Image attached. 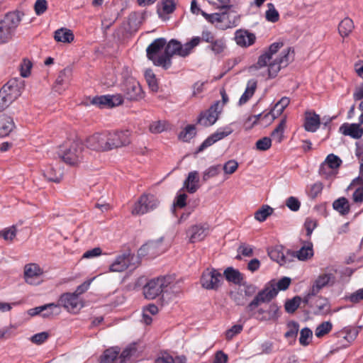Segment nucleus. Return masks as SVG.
Here are the masks:
<instances>
[{
    "label": "nucleus",
    "mask_w": 363,
    "mask_h": 363,
    "mask_svg": "<svg viewBox=\"0 0 363 363\" xmlns=\"http://www.w3.org/2000/svg\"><path fill=\"white\" fill-rule=\"evenodd\" d=\"M199 177L196 171L190 172L184 182V188L190 194L195 193L199 188Z\"/></svg>",
    "instance_id": "obj_26"
},
{
    "label": "nucleus",
    "mask_w": 363,
    "mask_h": 363,
    "mask_svg": "<svg viewBox=\"0 0 363 363\" xmlns=\"http://www.w3.org/2000/svg\"><path fill=\"white\" fill-rule=\"evenodd\" d=\"M200 42V37H194L189 42L185 43L184 45H182L179 56H187L191 52V51L199 44Z\"/></svg>",
    "instance_id": "obj_41"
},
{
    "label": "nucleus",
    "mask_w": 363,
    "mask_h": 363,
    "mask_svg": "<svg viewBox=\"0 0 363 363\" xmlns=\"http://www.w3.org/2000/svg\"><path fill=\"white\" fill-rule=\"evenodd\" d=\"M247 313L250 317H253L259 321H275L280 315L279 308L274 303L269 304L266 308L260 307L257 311L255 309L252 312Z\"/></svg>",
    "instance_id": "obj_11"
},
{
    "label": "nucleus",
    "mask_w": 363,
    "mask_h": 363,
    "mask_svg": "<svg viewBox=\"0 0 363 363\" xmlns=\"http://www.w3.org/2000/svg\"><path fill=\"white\" fill-rule=\"evenodd\" d=\"M22 86V83L14 79L9 80L1 90L4 91L6 96L13 102L21 96Z\"/></svg>",
    "instance_id": "obj_19"
},
{
    "label": "nucleus",
    "mask_w": 363,
    "mask_h": 363,
    "mask_svg": "<svg viewBox=\"0 0 363 363\" xmlns=\"http://www.w3.org/2000/svg\"><path fill=\"white\" fill-rule=\"evenodd\" d=\"M52 308H57V305H55V303H49V304H45L44 306H38V307H35V308L28 310V313L30 316H35L36 315L40 314L45 310L52 309Z\"/></svg>",
    "instance_id": "obj_58"
},
{
    "label": "nucleus",
    "mask_w": 363,
    "mask_h": 363,
    "mask_svg": "<svg viewBox=\"0 0 363 363\" xmlns=\"http://www.w3.org/2000/svg\"><path fill=\"white\" fill-rule=\"evenodd\" d=\"M286 117L284 116L276 127V128L272 132L271 137L272 140L277 143H280L284 138V133L286 128Z\"/></svg>",
    "instance_id": "obj_36"
},
{
    "label": "nucleus",
    "mask_w": 363,
    "mask_h": 363,
    "mask_svg": "<svg viewBox=\"0 0 363 363\" xmlns=\"http://www.w3.org/2000/svg\"><path fill=\"white\" fill-rule=\"evenodd\" d=\"M354 28L353 21L346 17L340 22L338 25V32L342 37L346 38L352 32Z\"/></svg>",
    "instance_id": "obj_30"
},
{
    "label": "nucleus",
    "mask_w": 363,
    "mask_h": 363,
    "mask_svg": "<svg viewBox=\"0 0 363 363\" xmlns=\"http://www.w3.org/2000/svg\"><path fill=\"white\" fill-rule=\"evenodd\" d=\"M120 352L118 347H111L106 350L101 358L100 363H120L117 359V354Z\"/></svg>",
    "instance_id": "obj_35"
},
{
    "label": "nucleus",
    "mask_w": 363,
    "mask_h": 363,
    "mask_svg": "<svg viewBox=\"0 0 363 363\" xmlns=\"http://www.w3.org/2000/svg\"><path fill=\"white\" fill-rule=\"evenodd\" d=\"M110 151L127 147L131 144V133L129 130L107 132Z\"/></svg>",
    "instance_id": "obj_9"
},
{
    "label": "nucleus",
    "mask_w": 363,
    "mask_h": 363,
    "mask_svg": "<svg viewBox=\"0 0 363 363\" xmlns=\"http://www.w3.org/2000/svg\"><path fill=\"white\" fill-rule=\"evenodd\" d=\"M223 280L222 274L214 269H206L202 274L201 284L206 289H217Z\"/></svg>",
    "instance_id": "obj_12"
},
{
    "label": "nucleus",
    "mask_w": 363,
    "mask_h": 363,
    "mask_svg": "<svg viewBox=\"0 0 363 363\" xmlns=\"http://www.w3.org/2000/svg\"><path fill=\"white\" fill-rule=\"evenodd\" d=\"M196 134V128L194 125H187L179 135V139L184 142H189Z\"/></svg>",
    "instance_id": "obj_45"
},
{
    "label": "nucleus",
    "mask_w": 363,
    "mask_h": 363,
    "mask_svg": "<svg viewBox=\"0 0 363 363\" xmlns=\"http://www.w3.org/2000/svg\"><path fill=\"white\" fill-rule=\"evenodd\" d=\"M220 111L221 106L220 101L215 102L206 112L201 114L199 123L206 127L212 125L218 120Z\"/></svg>",
    "instance_id": "obj_16"
},
{
    "label": "nucleus",
    "mask_w": 363,
    "mask_h": 363,
    "mask_svg": "<svg viewBox=\"0 0 363 363\" xmlns=\"http://www.w3.org/2000/svg\"><path fill=\"white\" fill-rule=\"evenodd\" d=\"M23 16L18 11L9 12L0 21V43H6L11 38L13 31L19 25Z\"/></svg>",
    "instance_id": "obj_4"
},
{
    "label": "nucleus",
    "mask_w": 363,
    "mask_h": 363,
    "mask_svg": "<svg viewBox=\"0 0 363 363\" xmlns=\"http://www.w3.org/2000/svg\"><path fill=\"white\" fill-rule=\"evenodd\" d=\"M182 44L176 40H171L168 43H166L164 51V58L166 60L164 69H167L172 65L171 59L174 55H179Z\"/></svg>",
    "instance_id": "obj_18"
},
{
    "label": "nucleus",
    "mask_w": 363,
    "mask_h": 363,
    "mask_svg": "<svg viewBox=\"0 0 363 363\" xmlns=\"http://www.w3.org/2000/svg\"><path fill=\"white\" fill-rule=\"evenodd\" d=\"M145 77L150 89L153 91L156 92L158 90V84L155 75L151 69L145 71Z\"/></svg>",
    "instance_id": "obj_50"
},
{
    "label": "nucleus",
    "mask_w": 363,
    "mask_h": 363,
    "mask_svg": "<svg viewBox=\"0 0 363 363\" xmlns=\"http://www.w3.org/2000/svg\"><path fill=\"white\" fill-rule=\"evenodd\" d=\"M272 146V139L264 137L256 142V148L260 151H266Z\"/></svg>",
    "instance_id": "obj_57"
},
{
    "label": "nucleus",
    "mask_w": 363,
    "mask_h": 363,
    "mask_svg": "<svg viewBox=\"0 0 363 363\" xmlns=\"http://www.w3.org/2000/svg\"><path fill=\"white\" fill-rule=\"evenodd\" d=\"M294 59V50L291 47H284L283 43H274L259 57L256 65L250 67L255 75L262 68H266L260 75L268 78L275 77L279 71L288 66Z\"/></svg>",
    "instance_id": "obj_1"
},
{
    "label": "nucleus",
    "mask_w": 363,
    "mask_h": 363,
    "mask_svg": "<svg viewBox=\"0 0 363 363\" xmlns=\"http://www.w3.org/2000/svg\"><path fill=\"white\" fill-rule=\"evenodd\" d=\"M223 274L228 281L233 282L235 284H241L243 279L242 274L238 270L235 269L233 267H228L224 271Z\"/></svg>",
    "instance_id": "obj_37"
},
{
    "label": "nucleus",
    "mask_w": 363,
    "mask_h": 363,
    "mask_svg": "<svg viewBox=\"0 0 363 363\" xmlns=\"http://www.w3.org/2000/svg\"><path fill=\"white\" fill-rule=\"evenodd\" d=\"M268 10L266 11V18L268 21L275 23L279 21V15L272 3L267 4Z\"/></svg>",
    "instance_id": "obj_54"
},
{
    "label": "nucleus",
    "mask_w": 363,
    "mask_h": 363,
    "mask_svg": "<svg viewBox=\"0 0 363 363\" xmlns=\"http://www.w3.org/2000/svg\"><path fill=\"white\" fill-rule=\"evenodd\" d=\"M49 336L50 335L48 332H42L33 335L30 337V340L34 344L40 345L45 342Z\"/></svg>",
    "instance_id": "obj_62"
},
{
    "label": "nucleus",
    "mask_w": 363,
    "mask_h": 363,
    "mask_svg": "<svg viewBox=\"0 0 363 363\" xmlns=\"http://www.w3.org/2000/svg\"><path fill=\"white\" fill-rule=\"evenodd\" d=\"M57 308L63 307L69 313H77L84 307L83 301L73 293L62 294L59 300Z\"/></svg>",
    "instance_id": "obj_10"
},
{
    "label": "nucleus",
    "mask_w": 363,
    "mask_h": 363,
    "mask_svg": "<svg viewBox=\"0 0 363 363\" xmlns=\"http://www.w3.org/2000/svg\"><path fill=\"white\" fill-rule=\"evenodd\" d=\"M243 326L240 324L234 325L225 332V338L228 340L233 339L236 335L241 333Z\"/></svg>",
    "instance_id": "obj_61"
},
{
    "label": "nucleus",
    "mask_w": 363,
    "mask_h": 363,
    "mask_svg": "<svg viewBox=\"0 0 363 363\" xmlns=\"http://www.w3.org/2000/svg\"><path fill=\"white\" fill-rule=\"evenodd\" d=\"M286 328L287 331L284 334L285 338L290 343L294 342L299 330V324L296 321H290L287 323Z\"/></svg>",
    "instance_id": "obj_33"
},
{
    "label": "nucleus",
    "mask_w": 363,
    "mask_h": 363,
    "mask_svg": "<svg viewBox=\"0 0 363 363\" xmlns=\"http://www.w3.org/2000/svg\"><path fill=\"white\" fill-rule=\"evenodd\" d=\"M130 251H126L118 255L114 262L110 265L109 269L113 272H121L125 271L129 266L131 261Z\"/></svg>",
    "instance_id": "obj_20"
},
{
    "label": "nucleus",
    "mask_w": 363,
    "mask_h": 363,
    "mask_svg": "<svg viewBox=\"0 0 363 363\" xmlns=\"http://www.w3.org/2000/svg\"><path fill=\"white\" fill-rule=\"evenodd\" d=\"M333 208L341 215H347L350 212V204L348 200L345 197L339 198L333 203Z\"/></svg>",
    "instance_id": "obj_39"
},
{
    "label": "nucleus",
    "mask_w": 363,
    "mask_h": 363,
    "mask_svg": "<svg viewBox=\"0 0 363 363\" xmlns=\"http://www.w3.org/2000/svg\"><path fill=\"white\" fill-rule=\"evenodd\" d=\"M72 74V69L69 68V67L65 68L60 72V74L56 79V84L55 86V88L56 89V91H60V89L58 88V86H61V85L67 84L69 82Z\"/></svg>",
    "instance_id": "obj_38"
},
{
    "label": "nucleus",
    "mask_w": 363,
    "mask_h": 363,
    "mask_svg": "<svg viewBox=\"0 0 363 363\" xmlns=\"http://www.w3.org/2000/svg\"><path fill=\"white\" fill-rule=\"evenodd\" d=\"M125 95L130 101H138L143 98V91L140 84L135 81H130L126 84Z\"/></svg>",
    "instance_id": "obj_23"
},
{
    "label": "nucleus",
    "mask_w": 363,
    "mask_h": 363,
    "mask_svg": "<svg viewBox=\"0 0 363 363\" xmlns=\"http://www.w3.org/2000/svg\"><path fill=\"white\" fill-rule=\"evenodd\" d=\"M167 129V123L165 121H155L149 125V130L153 134H159Z\"/></svg>",
    "instance_id": "obj_47"
},
{
    "label": "nucleus",
    "mask_w": 363,
    "mask_h": 363,
    "mask_svg": "<svg viewBox=\"0 0 363 363\" xmlns=\"http://www.w3.org/2000/svg\"><path fill=\"white\" fill-rule=\"evenodd\" d=\"M48 9V1L46 0H36L34 4V10L38 16L44 13Z\"/></svg>",
    "instance_id": "obj_60"
},
{
    "label": "nucleus",
    "mask_w": 363,
    "mask_h": 363,
    "mask_svg": "<svg viewBox=\"0 0 363 363\" xmlns=\"http://www.w3.org/2000/svg\"><path fill=\"white\" fill-rule=\"evenodd\" d=\"M136 352V348L135 345H130L127 347L121 354L120 356L117 354L118 361L120 363H125V361L130 358L135 352Z\"/></svg>",
    "instance_id": "obj_52"
},
{
    "label": "nucleus",
    "mask_w": 363,
    "mask_h": 363,
    "mask_svg": "<svg viewBox=\"0 0 363 363\" xmlns=\"http://www.w3.org/2000/svg\"><path fill=\"white\" fill-rule=\"evenodd\" d=\"M85 145L87 148L96 152L110 151L108 133H96L87 137L85 140Z\"/></svg>",
    "instance_id": "obj_8"
},
{
    "label": "nucleus",
    "mask_w": 363,
    "mask_h": 363,
    "mask_svg": "<svg viewBox=\"0 0 363 363\" xmlns=\"http://www.w3.org/2000/svg\"><path fill=\"white\" fill-rule=\"evenodd\" d=\"M209 225L206 223H199L191 225L187 230L186 234L189 242L194 243L202 241L208 235Z\"/></svg>",
    "instance_id": "obj_15"
},
{
    "label": "nucleus",
    "mask_w": 363,
    "mask_h": 363,
    "mask_svg": "<svg viewBox=\"0 0 363 363\" xmlns=\"http://www.w3.org/2000/svg\"><path fill=\"white\" fill-rule=\"evenodd\" d=\"M174 286V278L172 276H163L152 279L143 286V293L146 299L153 300L158 296L160 303H165L164 295Z\"/></svg>",
    "instance_id": "obj_2"
},
{
    "label": "nucleus",
    "mask_w": 363,
    "mask_h": 363,
    "mask_svg": "<svg viewBox=\"0 0 363 363\" xmlns=\"http://www.w3.org/2000/svg\"><path fill=\"white\" fill-rule=\"evenodd\" d=\"M274 212V209L268 205H263L255 213V218L259 221H264L268 216H271Z\"/></svg>",
    "instance_id": "obj_43"
},
{
    "label": "nucleus",
    "mask_w": 363,
    "mask_h": 363,
    "mask_svg": "<svg viewBox=\"0 0 363 363\" xmlns=\"http://www.w3.org/2000/svg\"><path fill=\"white\" fill-rule=\"evenodd\" d=\"M238 163L235 160H230L226 162L223 167V170L226 174H233L238 168Z\"/></svg>",
    "instance_id": "obj_56"
},
{
    "label": "nucleus",
    "mask_w": 363,
    "mask_h": 363,
    "mask_svg": "<svg viewBox=\"0 0 363 363\" xmlns=\"http://www.w3.org/2000/svg\"><path fill=\"white\" fill-rule=\"evenodd\" d=\"M15 127V123L11 116L6 115L0 116V137L9 135Z\"/></svg>",
    "instance_id": "obj_27"
},
{
    "label": "nucleus",
    "mask_w": 363,
    "mask_h": 363,
    "mask_svg": "<svg viewBox=\"0 0 363 363\" xmlns=\"http://www.w3.org/2000/svg\"><path fill=\"white\" fill-rule=\"evenodd\" d=\"M320 116L314 111H307L305 112L304 128L308 132H315L320 127Z\"/></svg>",
    "instance_id": "obj_24"
},
{
    "label": "nucleus",
    "mask_w": 363,
    "mask_h": 363,
    "mask_svg": "<svg viewBox=\"0 0 363 363\" xmlns=\"http://www.w3.org/2000/svg\"><path fill=\"white\" fill-rule=\"evenodd\" d=\"M83 143L77 138H69L59 146L58 155L70 166H77L83 158Z\"/></svg>",
    "instance_id": "obj_3"
},
{
    "label": "nucleus",
    "mask_w": 363,
    "mask_h": 363,
    "mask_svg": "<svg viewBox=\"0 0 363 363\" xmlns=\"http://www.w3.org/2000/svg\"><path fill=\"white\" fill-rule=\"evenodd\" d=\"M44 177L50 182L59 183L62 177V171L53 166H48L43 172Z\"/></svg>",
    "instance_id": "obj_32"
},
{
    "label": "nucleus",
    "mask_w": 363,
    "mask_h": 363,
    "mask_svg": "<svg viewBox=\"0 0 363 363\" xmlns=\"http://www.w3.org/2000/svg\"><path fill=\"white\" fill-rule=\"evenodd\" d=\"M256 87L257 82L255 81L248 82L247 88L240 99L239 104L240 105L245 104L253 96Z\"/></svg>",
    "instance_id": "obj_42"
},
{
    "label": "nucleus",
    "mask_w": 363,
    "mask_h": 363,
    "mask_svg": "<svg viewBox=\"0 0 363 363\" xmlns=\"http://www.w3.org/2000/svg\"><path fill=\"white\" fill-rule=\"evenodd\" d=\"M302 299L300 296H296L291 299H289L285 302L284 308L289 313H294L299 307Z\"/></svg>",
    "instance_id": "obj_46"
},
{
    "label": "nucleus",
    "mask_w": 363,
    "mask_h": 363,
    "mask_svg": "<svg viewBox=\"0 0 363 363\" xmlns=\"http://www.w3.org/2000/svg\"><path fill=\"white\" fill-rule=\"evenodd\" d=\"M342 164V160L339 157L334 154H330L327 156L325 160L322 164L321 169H323L325 165L332 169H336L340 167Z\"/></svg>",
    "instance_id": "obj_44"
},
{
    "label": "nucleus",
    "mask_w": 363,
    "mask_h": 363,
    "mask_svg": "<svg viewBox=\"0 0 363 363\" xmlns=\"http://www.w3.org/2000/svg\"><path fill=\"white\" fill-rule=\"evenodd\" d=\"M208 21L212 23H223L225 22L228 18V13L227 12H223L221 13H215L208 16Z\"/></svg>",
    "instance_id": "obj_59"
},
{
    "label": "nucleus",
    "mask_w": 363,
    "mask_h": 363,
    "mask_svg": "<svg viewBox=\"0 0 363 363\" xmlns=\"http://www.w3.org/2000/svg\"><path fill=\"white\" fill-rule=\"evenodd\" d=\"M16 233V227L15 225H12L0 230V237L6 241L11 242L15 238Z\"/></svg>",
    "instance_id": "obj_49"
},
{
    "label": "nucleus",
    "mask_w": 363,
    "mask_h": 363,
    "mask_svg": "<svg viewBox=\"0 0 363 363\" xmlns=\"http://www.w3.org/2000/svg\"><path fill=\"white\" fill-rule=\"evenodd\" d=\"M333 328V324L330 321H325L318 325L315 330V335L317 337H322L328 333Z\"/></svg>",
    "instance_id": "obj_48"
},
{
    "label": "nucleus",
    "mask_w": 363,
    "mask_h": 363,
    "mask_svg": "<svg viewBox=\"0 0 363 363\" xmlns=\"http://www.w3.org/2000/svg\"><path fill=\"white\" fill-rule=\"evenodd\" d=\"M160 205V201L156 196L149 193L143 194L133 204L131 214L141 216L156 209Z\"/></svg>",
    "instance_id": "obj_5"
},
{
    "label": "nucleus",
    "mask_w": 363,
    "mask_h": 363,
    "mask_svg": "<svg viewBox=\"0 0 363 363\" xmlns=\"http://www.w3.org/2000/svg\"><path fill=\"white\" fill-rule=\"evenodd\" d=\"M174 358L167 352H161L155 360V363H173Z\"/></svg>",
    "instance_id": "obj_64"
},
{
    "label": "nucleus",
    "mask_w": 363,
    "mask_h": 363,
    "mask_svg": "<svg viewBox=\"0 0 363 363\" xmlns=\"http://www.w3.org/2000/svg\"><path fill=\"white\" fill-rule=\"evenodd\" d=\"M313 333L308 328H303L300 332L299 342L303 346L309 345L312 339Z\"/></svg>",
    "instance_id": "obj_51"
},
{
    "label": "nucleus",
    "mask_w": 363,
    "mask_h": 363,
    "mask_svg": "<svg viewBox=\"0 0 363 363\" xmlns=\"http://www.w3.org/2000/svg\"><path fill=\"white\" fill-rule=\"evenodd\" d=\"M31 67L32 62L28 59H24L21 65V75L23 77H28L30 74Z\"/></svg>",
    "instance_id": "obj_63"
},
{
    "label": "nucleus",
    "mask_w": 363,
    "mask_h": 363,
    "mask_svg": "<svg viewBox=\"0 0 363 363\" xmlns=\"http://www.w3.org/2000/svg\"><path fill=\"white\" fill-rule=\"evenodd\" d=\"M123 102V97L120 94L96 96L91 100L92 104L96 105L101 108H113L122 104Z\"/></svg>",
    "instance_id": "obj_14"
},
{
    "label": "nucleus",
    "mask_w": 363,
    "mask_h": 363,
    "mask_svg": "<svg viewBox=\"0 0 363 363\" xmlns=\"http://www.w3.org/2000/svg\"><path fill=\"white\" fill-rule=\"evenodd\" d=\"M290 103V99L288 97L284 96L282 97L275 105L274 108L269 112L268 113L264 116V118L267 117L269 115L272 116V119H275L279 116H280L284 110L289 106Z\"/></svg>",
    "instance_id": "obj_28"
},
{
    "label": "nucleus",
    "mask_w": 363,
    "mask_h": 363,
    "mask_svg": "<svg viewBox=\"0 0 363 363\" xmlns=\"http://www.w3.org/2000/svg\"><path fill=\"white\" fill-rule=\"evenodd\" d=\"M162 240H151L143 245L138 250L140 256L149 255L154 257L160 254L162 250L161 249Z\"/></svg>",
    "instance_id": "obj_21"
},
{
    "label": "nucleus",
    "mask_w": 363,
    "mask_h": 363,
    "mask_svg": "<svg viewBox=\"0 0 363 363\" xmlns=\"http://www.w3.org/2000/svg\"><path fill=\"white\" fill-rule=\"evenodd\" d=\"M43 274V270L37 264H28L24 267L25 280L29 284L35 285L39 284V278Z\"/></svg>",
    "instance_id": "obj_17"
},
{
    "label": "nucleus",
    "mask_w": 363,
    "mask_h": 363,
    "mask_svg": "<svg viewBox=\"0 0 363 363\" xmlns=\"http://www.w3.org/2000/svg\"><path fill=\"white\" fill-rule=\"evenodd\" d=\"M225 42L223 38L215 39L211 43V50L216 54L222 52L225 49Z\"/></svg>",
    "instance_id": "obj_55"
},
{
    "label": "nucleus",
    "mask_w": 363,
    "mask_h": 363,
    "mask_svg": "<svg viewBox=\"0 0 363 363\" xmlns=\"http://www.w3.org/2000/svg\"><path fill=\"white\" fill-rule=\"evenodd\" d=\"M278 294V290L275 287L274 281L269 282L265 288L260 291L254 299L246 307L247 312H252L258 308L262 303H268L274 298Z\"/></svg>",
    "instance_id": "obj_6"
},
{
    "label": "nucleus",
    "mask_w": 363,
    "mask_h": 363,
    "mask_svg": "<svg viewBox=\"0 0 363 363\" xmlns=\"http://www.w3.org/2000/svg\"><path fill=\"white\" fill-rule=\"evenodd\" d=\"M340 131L344 135H349L354 139H359L363 135V128L357 123H344L340 126Z\"/></svg>",
    "instance_id": "obj_25"
},
{
    "label": "nucleus",
    "mask_w": 363,
    "mask_h": 363,
    "mask_svg": "<svg viewBox=\"0 0 363 363\" xmlns=\"http://www.w3.org/2000/svg\"><path fill=\"white\" fill-rule=\"evenodd\" d=\"M256 37L254 33L246 30H238L235 33V40L240 47H249L255 43Z\"/></svg>",
    "instance_id": "obj_22"
},
{
    "label": "nucleus",
    "mask_w": 363,
    "mask_h": 363,
    "mask_svg": "<svg viewBox=\"0 0 363 363\" xmlns=\"http://www.w3.org/2000/svg\"><path fill=\"white\" fill-rule=\"evenodd\" d=\"M54 38L57 42L69 43L74 40V34L67 28H60L55 32Z\"/></svg>",
    "instance_id": "obj_29"
},
{
    "label": "nucleus",
    "mask_w": 363,
    "mask_h": 363,
    "mask_svg": "<svg viewBox=\"0 0 363 363\" xmlns=\"http://www.w3.org/2000/svg\"><path fill=\"white\" fill-rule=\"evenodd\" d=\"M166 45V40L163 38L155 39L146 49L147 57L156 66L164 68L166 60L164 58V52H161Z\"/></svg>",
    "instance_id": "obj_7"
},
{
    "label": "nucleus",
    "mask_w": 363,
    "mask_h": 363,
    "mask_svg": "<svg viewBox=\"0 0 363 363\" xmlns=\"http://www.w3.org/2000/svg\"><path fill=\"white\" fill-rule=\"evenodd\" d=\"M331 279V274H323L320 275L315 281L311 289V294H317L321 289L325 286Z\"/></svg>",
    "instance_id": "obj_31"
},
{
    "label": "nucleus",
    "mask_w": 363,
    "mask_h": 363,
    "mask_svg": "<svg viewBox=\"0 0 363 363\" xmlns=\"http://www.w3.org/2000/svg\"><path fill=\"white\" fill-rule=\"evenodd\" d=\"M268 255L272 260L277 262L281 266L287 264L295 257V255L292 251L287 250L284 252L281 246H277L268 250Z\"/></svg>",
    "instance_id": "obj_13"
},
{
    "label": "nucleus",
    "mask_w": 363,
    "mask_h": 363,
    "mask_svg": "<svg viewBox=\"0 0 363 363\" xmlns=\"http://www.w3.org/2000/svg\"><path fill=\"white\" fill-rule=\"evenodd\" d=\"M358 335V330L354 328H345L337 333L340 339H344L348 342L353 341Z\"/></svg>",
    "instance_id": "obj_40"
},
{
    "label": "nucleus",
    "mask_w": 363,
    "mask_h": 363,
    "mask_svg": "<svg viewBox=\"0 0 363 363\" xmlns=\"http://www.w3.org/2000/svg\"><path fill=\"white\" fill-rule=\"evenodd\" d=\"M292 252L294 253L295 257L301 261H305L311 259L313 256V245L308 243L307 245L303 246L299 250Z\"/></svg>",
    "instance_id": "obj_34"
},
{
    "label": "nucleus",
    "mask_w": 363,
    "mask_h": 363,
    "mask_svg": "<svg viewBox=\"0 0 363 363\" xmlns=\"http://www.w3.org/2000/svg\"><path fill=\"white\" fill-rule=\"evenodd\" d=\"M220 170V166L219 164L211 166L203 173V181L206 182L210 178L216 177L219 174Z\"/></svg>",
    "instance_id": "obj_53"
}]
</instances>
